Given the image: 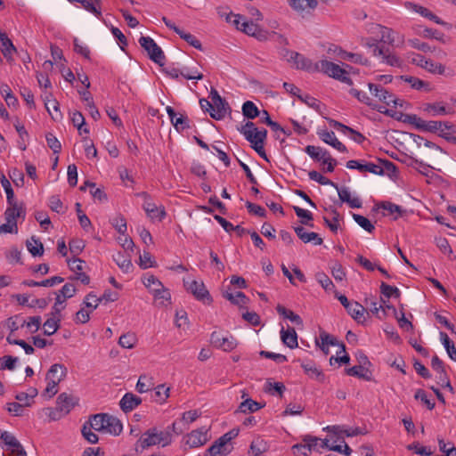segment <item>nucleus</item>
I'll return each mask as SVG.
<instances>
[{"label": "nucleus", "mask_w": 456, "mask_h": 456, "mask_svg": "<svg viewBox=\"0 0 456 456\" xmlns=\"http://www.w3.org/2000/svg\"><path fill=\"white\" fill-rule=\"evenodd\" d=\"M172 442V434L169 430L159 431L157 428H151L142 434L139 443L142 449L160 444L163 447L170 444Z\"/></svg>", "instance_id": "obj_1"}, {"label": "nucleus", "mask_w": 456, "mask_h": 456, "mask_svg": "<svg viewBox=\"0 0 456 456\" xmlns=\"http://www.w3.org/2000/svg\"><path fill=\"white\" fill-rule=\"evenodd\" d=\"M140 45L147 52L150 59L155 63L163 66L166 56L162 49L150 37H141L139 38Z\"/></svg>", "instance_id": "obj_2"}, {"label": "nucleus", "mask_w": 456, "mask_h": 456, "mask_svg": "<svg viewBox=\"0 0 456 456\" xmlns=\"http://www.w3.org/2000/svg\"><path fill=\"white\" fill-rule=\"evenodd\" d=\"M209 97L212 100V111H210V117L216 120H221L224 118L228 112H231V108L225 99L222 98L218 92L212 89Z\"/></svg>", "instance_id": "obj_3"}, {"label": "nucleus", "mask_w": 456, "mask_h": 456, "mask_svg": "<svg viewBox=\"0 0 456 456\" xmlns=\"http://www.w3.org/2000/svg\"><path fill=\"white\" fill-rule=\"evenodd\" d=\"M76 403L71 401H56L54 407L42 409V412L49 418V420L55 421L67 415Z\"/></svg>", "instance_id": "obj_4"}, {"label": "nucleus", "mask_w": 456, "mask_h": 456, "mask_svg": "<svg viewBox=\"0 0 456 456\" xmlns=\"http://www.w3.org/2000/svg\"><path fill=\"white\" fill-rule=\"evenodd\" d=\"M287 54L289 56L288 61L293 62L297 69L318 72V62L314 63L312 60L295 51L287 50Z\"/></svg>", "instance_id": "obj_5"}, {"label": "nucleus", "mask_w": 456, "mask_h": 456, "mask_svg": "<svg viewBox=\"0 0 456 456\" xmlns=\"http://www.w3.org/2000/svg\"><path fill=\"white\" fill-rule=\"evenodd\" d=\"M228 22L233 23L236 28L248 36L257 35L258 26L253 21H248L246 19L240 14L230 13L226 17Z\"/></svg>", "instance_id": "obj_6"}, {"label": "nucleus", "mask_w": 456, "mask_h": 456, "mask_svg": "<svg viewBox=\"0 0 456 456\" xmlns=\"http://www.w3.org/2000/svg\"><path fill=\"white\" fill-rule=\"evenodd\" d=\"M210 342L215 347L222 349L225 352L232 351L238 345V342L233 336H223L217 331H213L211 333Z\"/></svg>", "instance_id": "obj_7"}, {"label": "nucleus", "mask_w": 456, "mask_h": 456, "mask_svg": "<svg viewBox=\"0 0 456 456\" xmlns=\"http://www.w3.org/2000/svg\"><path fill=\"white\" fill-rule=\"evenodd\" d=\"M346 167L349 169H357L360 172H370L379 175H384V169L382 166L372 162L348 160L346 162Z\"/></svg>", "instance_id": "obj_8"}, {"label": "nucleus", "mask_w": 456, "mask_h": 456, "mask_svg": "<svg viewBox=\"0 0 456 456\" xmlns=\"http://www.w3.org/2000/svg\"><path fill=\"white\" fill-rule=\"evenodd\" d=\"M368 87L371 94L377 97L380 102H384L387 106L393 103L395 106L397 105V100L393 94L385 89L382 86L369 83Z\"/></svg>", "instance_id": "obj_9"}, {"label": "nucleus", "mask_w": 456, "mask_h": 456, "mask_svg": "<svg viewBox=\"0 0 456 456\" xmlns=\"http://www.w3.org/2000/svg\"><path fill=\"white\" fill-rule=\"evenodd\" d=\"M187 290L190 291L196 299L202 301L205 304H211L212 297L207 290L202 281H192L188 286Z\"/></svg>", "instance_id": "obj_10"}, {"label": "nucleus", "mask_w": 456, "mask_h": 456, "mask_svg": "<svg viewBox=\"0 0 456 456\" xmlns=\"http://www.w3.org/2000/svg\"><path fill=\"white\" fill-rule=\"evenodd\" d=\"M318 72H322L325 75L334 78L338 79L344 73H346V69L341 68L339 65L331 62L327 60H322L318 61Z\"/></svg>", "instance_id": "obj_11"}, {"label": "nucleus", "mask_w": 456, "mask_h": 456, "mask_svg": "<svg viewBox=\"0 0 456 456\" xmlns=\"http://www.w3.org/2000/svg\"><path fill=\"white\" fill-rule=\"evenodd\" d=\"M144 198V202L142 205V208L146 212L148 217L151 220H159L162 221L166 216V211L164 208H158L155 203L151 201L150 196L146 192H142L140 194Z\"/></svg>", "instance_id": "obj_12"}, {"label": "nucleus", "mask_w": 456, "mask_h": 456, "mask_svg": "<svg viewBox=\"0 0 456 456\" xmlns=\"http://www.w3.org/2000/svg\"><path fill=\"white\" fill-rule=\"evenodd\" d=\"M208 429L205 427L192 430L190 434L187 435L186 444H188L190 448H197L202 446L208 440Z\"/></svg>", "instance_id": "obj_13"}, {"label": "nucleus", "mask_w": 456, "mask_h": 456, "mask_svg": "<svg viewBox=\"0 0 456 456\" xmlns=\"http://www.w3.org/2000/svg\"><path fill=\"white\" fill-rule=\"evenodd\" d=\"M444 128H447L452 133H456V126L448 121H436L430 120L427 121L425 132L430 133H438V135L442 138L444 137L446 132H444Z\"/></svg>", "instance_id": "obj_14"}, {"label": "nucleus", "mask_w": 456, "mask_h": 456, "mask_svg": "<svg viewBox=\"0 0 456 456\" xmlns=\"http://www.w3.org/2000/svg\"><path fill=\"white\" fill-rule=\"evenodd\" d=\"M166 110L172 125L177 132H183L190 127V120L187 116L181 114L180 117H177L175 110L171 106H167Z\"/></svg>", "instance_id": "obj_15"}, {"label": "nucleus", "mask_w": 456, "mask_h": 456, "mask_svg": "<svg viewBox=\"0 0 456 456\" xmlns=\"http://www.w3.org/2000/svg\"><path fill=\"white\" fill-rule=\"evenodd\" d=\"M317 134L325 143L332 146L338 151H340V152L347 151L346 147L337 139L335 133L333 131L320 130L317 132Z\"/></svg>", "instance_id": "obj_16"}, {"label": "nucleus", "mask_w": 456, "mask_h": 456, "mask_svg": "<svg viewBox=\"0 0 456 456\" xmlns=\"http://www.w3.org/2000/svg\"><path fill=\"white\" fill-rule=\"evenodd\" d=\"M329 123L331 126H333L335 129L339 130L343 134H349L352 140H354L355 142L361 144L365 140V137L358 131L337 121L334 119H329Z\"/></svg>", "instance_id": "obj_17"}, {"label": "nucleus", "mask_w": 456, "mask_h": 456, "mask_svg": "<svg viewBox=\"0 0 456 456\" xmlns=\"http://www.w3.org/2000/svg\"><path fill=\"white\" fill-rule=\"evenodd\" d=\"M305 152L308 154L314 161L323 163L327 162V160H331L330 153L326 149H322L319 146L307 145L305 148Z\"/></svg>", "instance_id": "obj_18"}, {"label": "nucleus", "mask_w": 456, "mask_h": 456, "mask_svg": "<svg viewBox=\"0 0 456 456\" xmlns=\"http://www.w3.org/2000/svg\"><path fill=\"white\" fill-rule=\"evenodd\" d=\"M294 231L297 237L304 242L308 243L310 241H314V245H322L323 240L319 236L318 233L314 232H306L303 226H297L294 228Z\"/></svg>", "instance_id": "obj_19"}, {"label": "nucleus", "mask_w": 456, "mask_h": 456, "mask_svg": "<svg viewBox=\"0 0 456 456\" xmlns=\"http://www.w3.org/2000/svg\"><path fill=\"white\" fill-rule=\"evenodd\" d=\"M281 339L282 343L290 349H294L298 346L297 334L292 327L289 326L287 330H285L284 327L281 328Z\"/></svg>", "instance_id": "obj_20"}, {"label": "nucleus", "mask_w": 456, "mask_h": 456, "mask_svg": "<svg viewBox=\"0 0 456 456\" xmlns=\"http://www.w3.org/2000/svg\"><path fill=\"white\" fill-rule=\"evenodd\" d=\"M8 208L4 212L5 221L8 223H12L14 226L17 225V217L25 216V210L22 207H19L17 202H13V204H8Z\"/></svg>", "instance_id": "obj_21"}, {"label": "nucleus", "mask_w": 456, "mask_h": 456, "mask_svg": "<svg viewBox=\"0 0 456 456\" xmlns=\"http://www.w3.org/2000/svg\"><path fill=\"white\" fill-rule=\"evenodd\" d=\"M432 368L439 373V379L441 381L445 383V387L450 390V392L453 393V387H452L450 381L446 378V373L444 370V366L443 361L437 356L434 355L431 361Z\"/></svg>", "instance_id": "obj_22"}, {"label": "nucleus", "mask_w": 456, "mask_h": 456, "mask_svg": "<svg viewBox=\"0 0 456 456\" xmlns=\"http://www.w3.org/2000/svg\"><path fill=\"white\" fill-rule=\"evenodd\" d=\"M67 375V368L59 363L53 364L47 371L45 379H52L60 383Z\"/></svg>", "instance_id": "obj_23"}, {"label": "nucleus", "mask_w": 456, "mask_h": 456, "mask_svg": "<svg viewBox=\"0 0 456 456\" xmlns=\"http://www.w3.org/2000/svg\"><path fill=\"white\" fill-rule=\"evenodd\" d=\"M346 310L358 323H363L365 322V308L358 302H352Z\"/></svg>", "instance_id": "obj_24"}, {"label": "nucleus", "mask_w": 456, "mask_h": 456, "mask_svg": "<svg viewBox=\"0 0 456 456\" xmlns=\"http://www.w3.org/2000/svg\"><path fill=\"white\" fill-rule=\"evenodd\" d=\"M303 442H307V446H309L310 451H316L320 452V449H324L330 447L329 440L328 439H321L317 436H305L303 437Z\"/></svg>", "instance_id": "obj_25"}, {"label": "nucleus", "mask_w": 456, "mask_h": 456, "mask_svg": "<svg viewBox=\"0 0 456 456\" xmlns=\"http://www.w3.org/2000/svg\"><path fill=\"white\" fill-rule=\"evenodd\" d=\"M63 281L64 279L61 276H53L42 281L25 280L22 281V284L28 287H53L56 284L61 283Z\"/></svg>", "instance_id": "obj_26"}, {"label": "nucleus", "mask_w": 456, "mask_h": 456, "mask_svg": "<svg viewBox=\"0 0 456 456\" xmlns=\"http://www.w3.org/2000/svg\"><path fill=\"white\" fill-rule=\"evenodd\" d=\"M380 34H381L380 40L388 45L398 46L399 43L403 42V37H401L400 38L398 37L396 39L395 36L397 35V33L389 28L381 27Z\"/></svg>", "instance_id": "obj_27"}, {"label": "nucleus", "mask_w": 456, "mask_h": 456, "mask_svg": "<svg viewBox=\"0 0 456 456\" xmlns=\"http://www.w3.org/2000/svg\"><path fill=\"white\" fill-rule=\"evenodd\" d=\"M400 79L410 84L411 88H413V89H416L419 91L424 90L427 92L430 91L429 83H428L424 80H421L416 77L403 75V76H400Z\"/></svg>", "instance_id": "obj_28"}, {"label": "nucleus", "mask_w": 456, "mask_h": 456, "mask_svg": "<svg viewBox=\"0 0 456 456\" xmlns=\"http://www.w3.org/2000/svg\"><path fill=\"white\" fill-rule=\"evenodd\" d=\"M346 373L349 376L358 377L364 380H370L372 377L371 371L368 369V367L358 364L354 365L346 370Z\"/></svg>", "instance_id": "obj_29"}, {"label": "nucleus", "mask_w": 456, "mask_h": 456, "mask_svg": "<svg viewBox=\"0 0 456 456\" xmlns=\"http://www.w3.org/2000/svg\"><path fill=\"white\" fill-rule=\"evenodd\" d=\"M425 110L432 112L433 116L449 115L454 112L452 107H445L441 102L428 103Z\"/></svg>", "instance_id": "obj_30"}, {"label": "nucleus", "mask_w": 456, "mask_h": 456, "mask_svg": "<svg viewBox=\"0 0 456 456\" xmlns=\"http://www.w3.org/2000/svg\"><path fill=\"white\" fill-rule=\"evenodd\" d=\"M276 311L280 315L283 316L285 319L289 320L296 325H303L302 318L298 314H295L293 311L287 309L285 306L278 305L276 306Z\"/></svg>", "instance_id": "obj_31"}, {"label": "nucleus", "mask_w": 456, "mask_h": 456, "mask_svg": "<svg viewBox=\"0 0 456 456\" xmlns=\"http://www.w3.org/2000/svg\"><path fill=\"white\" fill-rule=\"evenodd\" d=\"M288 4L295 11L302 12L306 8L314 9L318 2L317 0H288Z\"/></svg>", "instance_id": "obj_32"}, {"label": "nucleus", "mask_w": 456, "mask_h": 456, "mask_svg": "<svg viewBox=\"0 0 456 456\" xmlns=\"http://www.w3.org/2000/svg\"><path fill=\"white\" fill-rule=\"evenodd\" d=\"M61 318L51 316L44 322V335H53L61 326Z\"/></svg>", "instance_id": "obj_33"}, {"label": "nucleus", "mask_w": 456, "mask_h": 456, "mask_svg": "<svg viewBox=\"0 0 456 456\" xmlns=\"http://www.w3.org/2000/svg\"><path fill=\"white\" fill-rule=\"evenodd\" d=\"M27 248L33 256H40L44 254V246L39 239L32 236L27 240Z\"/></svg>", "instance_id": "obj_34"}, {"label": "nucleus", "mask_w": 456, "mask_h": 456, "mask_svg": "<svg viewBox=\"0 0 456 456\" xmlns=\"http://www.w3.org/2000/svg\"><path fill=\"white\" fill-rule=\"evenodd\" d=\"M34 401H24V403H20L13 401L7 403V411L13 416H21L25 408L31 407Z\"/></svg>", "instance_id": "obj_35"}, {"label": "nucleus", "mask_w": 456, "mask_h": 456, "mask_svg": "<svg viewBox=\"0 0 456 456\" xmlns=\"http://www.w3.org/2000/svg\"><path fill=\"white\" fill-rule=\"evenodd\" d=\"M224 297L229 300L232 304L240 305V307L247 305L249 301L248 297L240 291H238L235 294L226 291L224 293Z\"/></svg>", "instance_id": "obj_36"}, {"label": "nucleus", "mask_w": 456, "mask_h": 456, "mask_svg": "<svg viewBox=\"0 0 456 456\" xmlns=\"http://www.w3.org/2000/svg\"><path fill=\"white\" fill-rule=\"evenodd\" d=\"M379 56L382 58L383 63L391 67L401 68L403 66V60L388 49H384L383 54H380Z\"/></svg>", "instance_id": "obj_37"}, {"label": "nucleus", "mask_w": 456, "mask_h": 456, "mask_svg": "<svg viewBox=\"0 0 456 456\" xmlns=\"http://www.w3.org/2000/svg\"><path fill=\"white\" fill-rule=\"evenodd\" d=\"M242 114L248 119H254L260 116L261 111L253 102L247 101L242 105Z\"/></svg>", "instance_id": "obj_38"}, {"label": "nucleus", "mask_w": 456, "mask_h": 456, "mask_svg": "<svg viewBox=\"0 0 456 456\" xmlns=\"http://www.w3.org/2000/svg\"><path fill=\"white\" fill-rule=\"evenodd\" d=\"M107 421H108V428H107V433L113 435V436H118L123 430V426L120 420L111 415L107 416Z\"/></svg>", "instance_id": "obj_39"}, {"label": "nucleus", "mask_w": 456, "mask_h": 456, "mask_svg": "<svg viewBox=\"0 0 456 456\" xmlns=\"http://www.w3.org/2000/svg\"><path fill=\"white\" fill-rule=\"evenodd\" d=\"M154 385L153 378L147 375H141L136 384V389L142 394L153 389Z\"/></svg>", "instance_id": "obj_40"}, {"label": "nucleus", "mask_w": 456, "mask_h": 456, "mask_svg": "<svg viewBox=\"0 0 456 456\" xmlns=\"http://www.w3.org/2000/svg\"><path fill=\"white\" fill-rule=\"evenodd\" d=\"M0 94L9 107H16L18 105V100L8 85L4 84L0 86Z\"/></svg>", "instance_id": "obj_41"}, {"label": "nucleus", "mask_w": 456, "mask_h": 456, "mask_svg": "<svg viewBox=\"0 0 456 456\" xmlns=\"http://www.w3.org/2000/svg\"><path fill=\"white\" fill-rule=\"evenodd\" d=\"M0 43H1L0 50H1L4 57L7 61L12 60V55L13 53L17 52V49L14 46V45L12 44V40L9 37H7V38H4V40Z\"/></svg>", "instance_id": "obj_42"}, {"label": "nucleus", "mask_w": 456, "mask_h": 456, "mask_svg": "<svg viewBox=\"0 0 456 456\" xmlns=\"http://www.w3.org/2000/svg\"><path fill=\"white\" fill-rule=\"evenodd\" d=\"M71 121L73 126L78 129L80 134L82 133L89 134V129L86 126H85V118L81 112L77 110L72 112Z\"/></svg>", "instance_id": "obj_43"}, {"label": "nucleus", "mask_w": 456, "mask_h": 456, "mask_svg": "<svg viewBox=\"0 0 456 456\" xmlns=\"http://www.w3.org/2000/svg\"><path fill=\"white\" fill-rule=\"evenodd\" d=\"M108 413H98L92 416L89 425L95 431L102 432L105 428L103 426L104 421H107Z\"/></svg>", "instance_id": "obj_44"}, {"label": "nucleus", "mask_w": 456, "mask_h": 456, "mask_svg": "<svg viewBox=\"0 0 456 456\" xmlns=\"http://www.w3.org/2000/svg\"><path fill=\"white\" fill-rule=\"evenodd\" d=\"M286 387L281 382H267L265 387V391L268 392L271 396L281 397Z\"/></svg>", "instance_id": "obj_45"}, {"label": "nucleus", "mask_w": 456, "mask_h": 456, "mask_svg": "<svg viewBox=\"0 0 456 456\" xmlns=\"http://www.w3.org/2000/svg\"><path fill=\"white\" fill-rule=\"evenodd\" d=\"M425 63V69L432 74H438V75H446V68L444 65L439 62H435L434 61L428 59Z\"/></svg>", "instance_id": "obj_46"}, {"label": "nucleus", "mask_w": 456, "mask_h": 456, "mask_svg": "<svg viewBox=\"0 0 456 456\" xmlns=\"http://www.w3.org/2000/svg\"><path fill=\"white\" fill-rule=\"evenodd\" d=\"M407 4L412 6L414 8V10L417 12H419L421 16H423L425 18H428L430 20H433L436 24H441L442 23L440 18L438 16H436V14H434L428 8L423 7V6H419V5H417V4H413L411 3H407Z\"/></svg>", "instance_id": "obj_47"}, {"label": "nucleus", "mask_w": 456, "mask_h": 456, "mask_svg": "<svg viewBox=\"0 0 456 456\" xmlns=\"http://www.w3.org/2000/svg\"><path fill=\"white\" fill-rule=\"evenodd\" d=\"M352 216L355 223L366 232L371 233L375 230V226L367 217L354 213H353Z\"/></svg>", "instance_id": "obj_48"}, {"label": "nucleus", "mask_w": 456, "mask_h": 456, "mask_svg": "<svg viewBox=\"0 0 456 456\" xmlns=\"http://www.w3.org/2000/svg\"><path fill=\"white\" fill-rule=\"evenodd\" d=\"M380 292L387 298H399L401 297V291L398 289V288L390 286L383 281L380 284Z\"/></svg>", "instance_id": "obj_49"}, {"label": "nucleus", "mask_w": 456, "mask_h": 456, "mask_svg": "<svg viewBox=\"0 0 456 456\" xmlns=\"http://www.w3.org/2000/svg\"><path fill=\"white\" fill-rule=\"evenodd\" d=\"M110 224L117 230V232L125 236L127 226L126 218L122 215H118L110 220Z\"/></svg>", "instance_id": "obj_50"}, {"label": "nucleus", "mask_w": 456, "mask_h": 456, "mask_svg": "<svg viewBox=\"0 0 456 456\" xmlns=\"http://www.w3.org/2000/svg\"><path fill=\"white\" fill-rule=\"evenodd\" d=\"M293 209H294L296 215L299 218H301V224H302L308 225V226H311V227L314 226L313 224L309 223L310 221H313V219H314L313 215H312L311 212H309L308 210L303 209V208H299L297 206H294Z\"/></svg>", "instance_id": "obj_51"}, {"label": "nucleus", "mask_w": 456, "mask_h": 456, "mask_svg": "<svg viewBox=\"0 0 456 456\" xmlns=\"http://www.w3.org/2000/svg\"><path fill=\"white\" fill-rule=\"evenodd\" d=\"M0 182H1V184H2L5 193H6L7 203L8 204H13V202H16L15 200H14V192H13V190L12 188L11 183L6 178L4 174L1 175Z\"/></svg>", "instance_id": "obj_52"}, {"label": "nucleus", "mask_w": 456, "mask_h": 456, "mask_svg": "<svg viewBox=\"0 0 456 456\" xmlns=\"http://www.w3.org/2000/svg\"><path fill=\"white\" fill-rule=\"evenodd\" d=\"M349 94L355 97L359 102L366 104L367 106L371 107L373 110L376 109V105L372 103L371 99L368 96L366 93L359 91L355 88H351Z\"/></svg>", "instance_id": "obj_53"}, {"label": "nucleus", "mask_w": 456, "mask_h": 456, "mask_svg": "<svg viewBox=\"0 0 456 456\" xmlns=\"http://www.w3.org/2000/svg\"><path fill=\"white\" fill-rule=\"evenodd\" d=\"M230 451L223 447L216 441L206 451L205 456H226Z\"/></svg>", "instance_id": "obj_54"}, {"label": "nucleus", "mask_w": 456, "mask_h": 456, "mask_svg": "<svg viewBox=\"0 0 456 456\" xmlns=\"http://www.w3.org/2000/svg\"><path fill=\"white\" fill-rule=\"evenodd\" d=\"M177 35H179L180 37L183 39L185 42H187L190 45L193 46L198 50H202V45L200 41L197 39L196 37L192 34L185 32L183 29H180Z\"/></svg>", "instance_id": "obj_55"}, {"label": "nucleus", "mask_w": 456, "mask_h": 456, "mask_svg": "<svg viewBox=\"0 0 456 456\" xmlns=\"http://www.w3.org/2000/svg\"><path fill=\"white\" fill-rule=\"evenodd\" d=\"M267 450L266 443L260 438L252 441L250 444V452L253 456H259Z\"/></svg>", "instance_id": "obj_56"}, {"label": "nucleus", "mask_w": 456, "mask_h": 456, "mask_svg": "<svg viewBox=\"0 0 456 456\" xmlns=\"http://www.w3.org/2000/svg\"><path fill=\"white\" fill-rule=\"evenodd\" d=\"M18 361L19 358L15 356L4 355L3 357H0V370H13Z\"/></svg>", "instance_id": "obj_57"}, {"label": "nucleus", "mask_w": 456, "mask_h": 456, "mask_svg": "<svg viewBox=\"0 0 456 456\" xmlns=\"http://www.w3.org/2000/svg\"><path fill=\"white\" fill-rule=\"evenodd\" d=\"M404 122H407L414 126L417 129L425 132L427 121L415 114H407L405 116Z\"/></svg>", "instance_id": "obj_58"}, {"label": "nucleus", "mask_w": 456, "mask_h": 456, "mask_svg": "<svg viewBox=\"0 0 456 456\" xmlns=\"http://www.w3.org/2000/svg\"><path fill=\"white\" fill-rule=\"evenodd\" d=\"M76 3H80L86 11L94 13L98 18L102 17L101 4H97L94 0H78Z\"/></svg>", "instance_id": "obj_59"}, {"label": "nucleus", "mask_w": 456, "mask_h": 456, "mask_svg": "<svg viewBox=\"0 0 456 456\" xmlns=\"http://www.w3.org/2000/svg\"><path fill=\"white\" fill-rule=\"evenodd\" d=\"M251 405L254 406L255 410H259L265 406V403L260 401H242L238 408V411L248 413V410H250Z\"/></svg>", "instance_id": "obj_60"}, {"label": "nucleus", "mask_w": 456, "mask_h": 456, "mask_svg": "<svg viewBox=\"0 0 456 456\" xmlns=\"http://www.w3.org/2000/svg\"><path fill=\"white\" fill-rule=\"evenodd\" d=\"M308 176L311 180L317 182L322 185H330L334 188H337V183L328 179L327 177L321 175L319 172L315 170H312L308 173Z\"/></svg>", "instance_id": "obj_61"}, {"label": "nucleus", "mask_w": 456, "mask_h": 456, "mask_svg": "<svg viewBox=\"0 0 456 456\" xmlns=\"http://www.w3.org/2000/svg\"><path fill=\"white\" fill-rule=\"evenodd\" d=\"M113 260L125 272H128L133 267V265H132L130 259H128L121 252H118L117 255H114Z\"/></svg>", "instance_id": "obj_62"}, {"label": "nucleus", "mask_w": 456, "mask_h": 456, "mask_svg": "<svg viewBox=\"0 0 456 456\" xmlns=\"http://www.w3.org/2000/svg\"><path fill=\"white\" fill-rule=\"evenodd\" d=\"M42 319L41 316L36 315L28 318V321H23L20 324V327L26 326L28 329H30L31 333L37 332L41 326Z\"/></svg>", "instance_id": "obj_63"}, {"label": "nucleus", "mask_w": 456, "mask_h": 456, "mask_svg": "<svg viewBox=\"0 0 456 456\" xmlns=\"http://www.w3.org/2000/svg\"><path fill=\"white\" fill-rule=\"evenodd\" d=\"M142 282L145 287L150 289L152 292L155 291V289H161L163 286L162 282L153 274L144 275Z\"/></svg>", "instance_id": "obj_64"}]
</instances>
